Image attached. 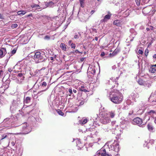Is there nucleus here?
Listing matches in <instances>:
<instances>
[{"mask_svg":"<svg viewBox=\"0 0 156 156\" xmlns=\"http://www.w3.org/2000/svg\"><path fill=\"white\" fill-rule=\"evenodd\" d=\"M80 6L82 7H84V3L83 1H81L80 2Z\"/></svg>","mask_w":156,"mask_h":156,"instance_id":"obj_45","label":"nucleus"},{"mask_svg":"<svg viewBox=\"0 0 156 156\" xmlns=\"http://www.w3.org/2000/svg\"><path fill=\"white\" fill-rule=\"evenodd\" d=\"M120 49L119 47H117L112 53L110 54L111 56H113L116 55L120 51Z\"/></svg>","mask_w":156,"mask_h":156,"instance_id":"obj_21","label":"nucleus"},{"mask_svg":"<svg viewBox=\"0 0 156 156\" xmlns=\"http://www.w3.org/2000/svg\"><path fill=\"white\" fill-rule=\"evenodd\" d=\"M85 58H80V61L81 62H83Z\"/></svg>","mask_w":156,"mask_h":156,"instance_id":"obj_61","label":"nucleus"},{"mask_svg":"<svg viewBox=\"0 0 156 156\" xmlns=\"http://www.w3.org/2000/svg\"><path fill=\"white\" fill-rule=\"evenodd\" d=\"M31 99V98L29 97H27L25 98H24L23 103L24 104H27L29 103Z\"/></svg>","mask_w":156,"mask_h":156,"instance_id":"obj_22","label":"nucleus"},{"mask_svg":"<svg viewBox=\"0 0 156 156\" xmlns=\"http://www.w3.org/2000/svg\"><path fill=\"white\" fill-rule=\"evenodd\" d=\"M17 120V117L12 115L10 117L5 119L3 122L5 123V127L7 129L16 127L21 125V123L16 122Z\"/></svg>","mask_w":156,"mask_h":156,"instance_id":"obj_1","label":"nucleus"},{"mask_svg":"<svg viewBox=\"0 0 156 156\" xmlns=\"http://www.w3.org/2000/svg\"><path fill=\"white\" fill-rule=\"evenodd\" d=\"M18 26V25L17 24H13L11 26V27L12 29H14L15 28H16Z\"/></svg>","mask_w":156,"mask_h":156,"instance_id":"obj_37","label":"nucleus"},{"mask_svg":"<svg viewBox=\"0 0 156 156\" xmlns=\"http://www.w3.org/2000/svg\"><path fill=\"white\" fill-rule=\"evenodd\" d=\"M154 140H150L149 142L147 143V144L148 145L151 144L152 145L153 144H154Z\"/></svg>","mask_w":156,"mask_h":156,"instance_id":"obj_39","label":"nucleus"},{"mask_svg":"<svg viewBox=\"0 0 156 156\" xmlns=\"http://www.w3.org/2000/svg\"><path fill=\"white\" fill-rule=\"evenodd\" d=\"M97 153L98 154L101 155V156H112L111 154H109L106 153V150L105 149L98 151Z\"/></svg>","mask_w":156,"mask_h":156,"instance_id":"obj_16","label":"nucleus"},{"mask_svg":"<svg viewBox=\"0 0 156 156\" xmlns=\"http://www.w3.org/2000/svg\"><path fill=\"white\" fill-rule=\"evenodd\" d=\"M138 83L140 85H144L145 82L142 79H139L137 81Z\"/></svg>","mask_w":156,"mask_h":156,"instance_id":"obj_30","label":"nucleus"},{"mask_svg":"<svg viewBox=\"0 0 156 156\" xmlns=\"http://www.w3.org/2000/svg\"><path fill=\"white\" fill-rule=\"evenodd\" d=\"M109 94L110 100L114 104H120L123 101V95L118 90H114L113 91L110 92Z\"/></svg>","mask_w":156,"mask_h":156,"instance_id":"obj_2","label":"nucleus"},{"mask_svg":"<svg viewBox=\"0 0 156 156\" xmlns=\"http://www.w3.org/2000/svg\"><path fill=\"white\" fill-rule=\"evenodd\" d=\"M23 106L22 103L21 102L20 98H17L16 100H13L10 106V109L11 111L14 112L16 111H20V109Z\"/></svg>","mask_w":156,"mask_h":156,"instance_id":"obj_3","label":"nucleus"},{"mask_svg":"<svg viewBox=\"0 0 156 156\" xmlns=\"http://www.w3.org/2000/svg\"><path fill=\"white\" fill-rule=\"evenodd\" d=\"M45 4V6L43 8V9H45L47 8V7H48V4L49 3V2H44Z\"/></svg>","mask_w":156,"mask_h":156,"instance_id":"obj_42","label":"nucleus"},{"mask_svg":"<svg viewBox=\"0 0 156 156\" xmlns=\"http://www.w3.org/2000/svg\"><path fill=\"white\" fill-rule=\"evenodd\" d=\"M26 12L24 10L19 11L17 12V14L18 15H24Z\"/></svg>","mask_w":156,"mask_h":156,"instance_id":"obj_28","label":"nucleus"},{"mask_svg":"<svg viewBox=\"0 0 156 156\" xmlns=\"http://www.w3.org/2000/svg\"><path fill=\"white\" fill-rule=\"evenodd\" d=\"M16 49H14L11 51V53H7L6 56V60L8 61L10 57L16 53Z\"/></svg>","mask_w":156,"mask_h":156,"instance_id":"obj_17","label":"nucleus"},{"mask_svg":"<svg viewBox=\"0 0 156 156\" xmlns=\"http://www.w3.org/2000/svg\"><path fill=\"white\" fill-rule=\"evenodd\" d=\"M71 48H73V49L75 48L76 47V45H75V44L73 43H72L71 44Z\"/></svg>","mask_w":156,"mask_h":156,"instance_id":"obj_41","label":"nucleus"},{"mask_svg":"<svg viewBox=\"0 0 156 156\" xmlns=\"http://www.w3.org/2000/svg\"><path fill=\"white\" fill-rule=\"evenodd\" d=\"M21 131L22 132L20 133V134H26L31 132V129L30 127L27 126V123H25L22 124Z\"/></svg>","mask_w":156,"mask_h":156,"instance_id":"obj_7","label":"nucleus"},{"mask_svg":"<svg viewBox=\"0 0 156 156\" xmlns=\"http://www.w3.org/2000/svg\"><path fill=\"white\" fill-rule=\"evenodd\" d=\"M148 50L147 49H146L145 50V55L146 57H147L148 54Z\"/></svg>","mask_w":156,"mask_h":156,"instance_id":"obj_47","label":"nucleus"},{"mask_svg":"<svg viewBox=\"0 0 156 156\" xmlns=\"http://www.w3.org/2000/svg\"><path fill=\"white\" fill-rule=\"evenodd\" d=\"M44 39L45 40H49L50 39V37L48 35H46L44 37Z\"/></svg>","mask_w":156,"mask_h":156,"instance_id":"obj_44","label":"nucleus"},{"mask_svg":"<svg viewBox=\"0 0 156 156\" xmlns=\"http://www.w3.org/2000/svg\"><path fill=\"white\" fill-rule=\"evenodd\" d=\"M136 4L137 6H139L140 5V0H135Z\"/></svg>","mask_w":156,"mask_h":156,"instance_id":"obj_43","label":"nucleus"},{"mask_svg":"<svg viewBox=\"0 0 156 156\" xmlns=\"http://www.w3.org/2000/svg\"><path fill=\"white\" fill-rule=\"evenodd\" d=\"M7 136V135L5 134H3L2 135V139H3L4 138H6Z\"/></svg>","mask_w":156,"mask_h":156,"instance_id":"obj_49","label":"nucleus"},{"mask_svg":"<svg viewBox=\"0 0 156 156\" xmlns=\"http://www.w3.org/2000/svg\"><path fill=\"white\" fill-rule=\"evenodd\" d=\"M101 55L102 57L104 56L105 55V53L104 52H102L101 53Z\"/></svg>","mask_w":156,"mask_h":156,"instance_id":"obj_54","label":"nucleus"},{"mask_svg":"<svg viewBox=\"0 0 156 156\" xmlns=\"http://www.w3.org/2000/svg\"><path fill=\"white\" fill-rule=\"evenodd\" d=\"M60 47L62 49V50L64 51H66V47L65 44L62 43L60 45Z\"/></svg>","mask_w":156,"mask_h":156,"instance_id":"obj_29","label":"nucleus"},{"mask_svg":"<svg viewBox=\"0 0 156 156\" xmlns=\"http://www.w3.org/2000/svg\"><path fill=\"white\" fill-rule=\"evenodd\" d=\"M76 144V145L78 146V147H80L81 146L82 147V146L80 145L81 143L80 140H78Z\"/></svg>","mask_w":156,"mask_h":156,"instance_id":"obj_38","label":"nucleus"},{"mask_svg":"<svg viewBox=\"0 0 156 156\" xmlns=\"http://www.w3.org/2000/svg\"><path fill=\"white\" fill-rule=\"evenodd\" d=\"M153 57L154 58H155L156 60V54H154L153 55Z\"/></svg>","mask_w":156,"mask_h":156,"instance_id":"obj_62","label":"nucleus"},{"mask_svg":"<svg viewBox=\"0 0 156 156\" xmlns=\"http://www.w3.org/2000/svg\"><path fill=\"white\" fill-rule=\"evenodd\" d=\"M151 11V9L150 6L145 7L142 9V12L145 15L149 14Z\"/></svg>","mask_w":156,"mask_h":156,"instance_id":"obj_18","label":"nucleus"},{"mask_svg":"<svg viewBox=\"0 0 156 156\" xmlns=\"http://www.w3.org/2000/svg\"><path fill=\"white\" fill-rule=\"evenodd\" d=\"M147 128L148 130L150 131H152L154 129V127L151 123H148L147 124Z\"/></svg>","mask_w":156,"mask_h":156,"instance_id":"obj_25","label":"nucleus"},{"mask_svg":"<svg viewBox=\"0 0 156 156\" xmlns=\"http://www.w3.org/2000/svg\"><path fill=\"white\" fill-rule=\"evenodd\" d=\"M149 28H150V30H153L154 27H153L150 26H149Z\"/></svg>","mask_w":156,"mask_h":156,"instance_id":"obj_55","label":"nucleus"},{"mask_svg":"<svg viewBox=\"0 0 156 156\" xmlns=\"http://www.w3.org/2000/svg\"><path fill=\"white\" fill-rule=\"evenodd\" d=\"M73 91L74 93H76L77 91L76 90L73 89Z\"/></svg>","mask_w":156,"mask_h":156,"instance_id":"obj_64","label":"nucleus"},{"mask_svg":"<svg viewBox=\"0 0 156 156\" xmlns=\"http://www.w3.org/2000/svg\"><path fill=\"white\" fill-rule=\"evenodd\" d=\"M93 32H94L96 33L97 32V31L96 29H93Z\"/></svg>","mask_w":156,"mask_h":156,"instance_id":"obj_59","label":"nucleus"},{"mask_svg":"<svg viewBox=\"0 0 156 156\" xmlns=\"http://www.w3.org/2000/svg\"><path fill=\"white\" fill-rule=\"evenodd\" d=\"M146 113L149 117V119L150 118H153V119H155L156 116V111H155L150 110L147 111Z\"/></svg>","mask_w":156,"mask_h":156,"instance_id":"obj_12","label":"nucleus"},{"mask_svg":"<svg viewBox=\"0 0 156 156\" xmlns=\"http://www.w3.org/2000/svg\"><path fill=\"white\" fill-rule=\"evenodd\" d=\"M48 5V7L51 8L52 7H53L54 5V3L52 1H51L49 2Z\"/></svg>","mask_w":156,"mask_h":156,"instance_id":"obj_32","label":"nucleus"},{"mask_svg":"<svg viewBox=\"0 0 156 156\" xmlns=\"http://www.w3.org/2000/svg\"><path fill=\"white\" fill-rule=\"evenodd\" d=\"M87 87L86 86H82L78 88L79 92L78 93V96L82 97L84 96V93L87 94L86 92H88L89 91L87 90Z\"/></svg>","mask_w":156,"mask_h":156,"instance_id":"obj_8","label":"nucleus"},{"mask_svg":"<svg viewBox=\"0 0 156 156\" xmlns=\"http://www.w3.org/2000/svg\"><path fill=\"white\" fill-rule=\"evenodd\" d=\"M68 91L70 94H72L73 91L71 89L69 88L68 90Z\"/></svg>","mask_w":156,"mask_h":156,"instance_id":"obj_51","label":"nucleus"},{"mask_svg":"<svg viewBox=\"0 0 156 156\" xmlns=\"http://www.w3.org/2000/svg\"><path fill=\"white\" fill-rule=\"evenodd\" d=\"M133 113V110L130 111L129 113V115H132Z\"/></svg>","mask_w":156,"mask_h":156,"instance_id":"obj_50","label":"nucleus"},{"mask_svg":"<svg viewBox=\"0 0 156 156\" xmlns=\"http://www.w3.org/2000/svg\"><path fill=\"white\" fill-rule=\"evenodd\" d=\"M23 73H19L18 74L17 76L20 77L21 80H23L24 78V77L23 76Z\"/></svg>","mask_w":156,"mask_h":156,"instance_id":"obj_31","label":"nucleus"},{"mask_svg":"<svg viewBox=\"0 0 156 156\" xmlns=\"http://www.w3.org/2000/svg\"><path fill=\"white\" fill-rule=\"evenodd\" d=\"M75 52L80 53V52L78 50H76L75 51L71 52V53H73V54H74Z\"/></svg>","mask_w":156,"mask_h":156,"instance_id":"obj_46","label":"nucleus"},{"mask_svg":"<svg viewBox=\"0 0 156 156\" xmlns=\"http://www.w3.org/2000/svg\"><path fill=\"white\" fill-rule=\"evenodd\" d=\"M110 114L109 115H110V117L112 118H113L115 115V113L114 112L112 111L110 112H109Z\"/></svg>","mask_w":156,"mask_h":156,"instance_id":"obj_36","label":"nucleus"},{"mask_svg":"<svg viewBox=\"0 0 156 156\" xmlns=\"http://www.w3.org/2000/svg\"><path fill=\"white\" fill-rule=\"evenodd\" d=\"M45 53L44 51L41 52H37L35 53L33 58L35 62L38 63L46 60L47 58L45 55Z\"/></svg>","mask_w":156,"mask_h":156,"instance_id":"obj_4","label":"nucleus"},{"mask_svg":"<svg viewBox=\"0 0 156 156\" xmlns=\"http://www.w3.org/2000/svg\"><path fill=\"white\" fill-rule=\"evenodd\" d=\"M74 38L75 39H77V38H79V37H78V35H77V34H75V35H74Z\"/></svg>","mask_w":156,"mask_h":156,"instance_id":"obj_56","label":"nucleus"},{"mask_svg":"<svg viewBox=\"0 0 156 156\" xmlns=\"http://www.w3.org/2000/svg\"><path fill=\"white\" fill-rule=\"evenodd\" d=\"M130 32L131 33V34L129 36L130 41H132L137 33L133 29H131L130 30Z\"/></svg>","mask_w":156,"mask_h":156,"instance_id":"obj_14","label":"nucleus"},{"mask_svg":"<svg viewBox=\"0 0 156 156\" xmlns=\"http://www.w3.org/2000/svg\"><path fill=\"white\" fill-rule=\"evenodd\" d=\"M138 52V53L140 54H142L143 53V51L139 49Z\"/></svg>","mask_w":156,"mask_h":156,"instance_id":"obj_52","label":"nucleus"},{"mask_svg":"<svg viewBox=\"0 0 156 156\" xmlns=\"http://www.w3.org/2000/svg\"><path fill=\"white\" fill-rule=\"evenodd\" d=\"M109 148L116 152H118L119 150V145L117 141L115 140L112 144L109 145Z\"/></svg>","mask_w":156,"mask_h":156,"instance_id":"obj_10","label":"nucleus"},{"mask_svg":"<svg viewBox=\"0 0 156 156\" xmlns=\"http://www.w3.org/2000/svg\"><path fill=\"white\" fill-rule=\"evenodd\" d=\"M115 122H116L115 121H113L112 122H111L112 125V126L114 125L115 124Z\"/></svg>","mask_w":156,"mask_h":156,"instance_id":"obj_57","label":"nucleus"},{"mask_svg":"<svg viewBox=\"0 0 156 156\" xmlns=\"http://www.w3.org/2000/svg\"><path fill=\"white\" fill-rule=\"evenodd\" d=\"M87 118H82L80 120V123L82 125L85 124L87 122Z\"/></svg>","mask_w":156,"mask_h":156,"instance_id":"obj_24","label":"nucleus"},{"mask_svg":"<svg viewBox=\"0 0 156 156\" xmlns=\"http://www.w3.org/2000/svg\"><path fill=\"white\" fill-rule=\"evenodd\" d=\"M129 10H126L125 12H124L123 14V15L124 17H127L128 16L130 13V12H129Z\"/></svg>","mask_w":156,"mask_h":156,"instance_id":"obj_27","label":"nucleus"},{"mask_svg":"<svg viewBox=\"0 0 156 156\" xmlns=\"http://www.w3.org/2000/svg\"><path fill=\"white\" fill-rule=\"evenodd\" d=\"M0 19L2 20H3L4 19L3 15L1 13H0Z\"/></svg>","mask_w":156,"mask_h":156,"instance_id":"obj_53","label":"nucleus"},{"mask_svg":"<svg viewBox=\"0 0 156 156\" xmlns=\"http://www.w3.org/2000/svg\"><path fill=\"white\" fill-rule=\"evenodd\" d=\"M31 7L33 8H37V9H39L40 6L39 5L36 4H33L31 5Z\"/></svg>","mask_w":156,"mask_h":156,"instance_id":"obj_34","label":"nucleus"},{"mask_svg":"<svg viewBox=\"0 0 156 156\" xmlns=\"http://www.w3.org/2000/svg\"><path fill=\"white\" fill-rule=\"evenodd\" d=\"M113 24L118 27L122 25L121 22L118 20H115L113 22Z\"/></svg>","mask_w":156,"mask_h":156,"instance_id":"obj_23","label":"nucleus"},{"mask_svg":"<svg viewBox=\"0 0 156 156\" xmlns=\"http://www.w3.org/2000/svg\"><path fill=\"white\" fill-rule=\"evenodd\" d=\"M96 70L95 67L93 65L90 66L88 69L87 74L89 78H92L95 74Z\"/></svg>","mask_w":156,"mask_h":156,"instance_id":"obj_6","label":"nucleus"},{"mask_svg":"<svg viewBox=\"0 0 156 156\" xmlns=\"http://www.w3.org/2000/svg\"><path fill=\"white\" fill-rule=\"evenodd\" d=\"M46 69V67H43L42 69H41L39 71H41L42 70L45 69Z\"/></svg>","mask_w":156,"mask_h":156,"instance_id":"obj_58","label":"nucleus"},{"mask_svg":"<svg viewBox=\"0 0 156 156\" xmlns=\"http://www.w3.org/2000/svg\"><path fill=\"white\" fill-rule=\"evenodd\" d=\"M47 85V83L45 82H43L42 83V87H45Z\"/></svg>","mask_w":156,"mask_h":156,"instance_id":"obj_48","label":"nucleus"},{"mask_svg":"<svg viewBox=\"0 0 156 156\" xmlns=\"http://www.w3.org/2000/svg\"><path fill=\"white\" fill-rule=\"evenodd\" d=\"M10 83V79H8L5 82L3 83L2 87H0V93H4L5 90L8 88Z\"/></svg>","mask_w":156,"mask_h":156,"instance_id":"obj_9","label":"nucleus"},{"mask_svg":"<svg viewBox=\"0 0 156 156\" xmlns=\"http://www.w3.org/2000/svg\"><path fill=\"white\" fill-rule=\"evenodd\" d=\"M142 120L139 117H136L134 119L132 122V124L134 125H137L140 126L142 123Z\"/></svg>","mask_w":156,"mask_h":156,"instance_id":"obj_13","label":"nucleus"},{"mask_svg":"<svg viewBox=\"0 0 156 156\" xmlns=\"http://www.w3.org/2000/svg\"><path fill=\"white\" fill-rule=\"evenodd\" d=\"M84 96L80 97L79 100L77 101V105L78 106H81L83 105L86 101V100L87 97V94L84 93Z\"/></svg>","mask_w":156,"mask_h":156,"instance_id":"obj_11","label":"nucleus"},{"mask_svg":"<svg viewBox=\"0 0 156 156\" xmlns=\"http://www.w3.org/2000/svg\"><path fill=\"white\" fill-rule=\"evenodd\" d=\"M132 99L134 101H136V99L139 97V95L136 92H133L131 95Z\"/></svg>","mask_w":156,"mask_h":156,"instance_id":"obj_20","label":"nucleus"},{"mask_svg":"<svg viewBox=\"0 0 156 156\" xmlns=\"http://www.w3.org/2000/svg\"><path fill=\"white\" fill-rule=\"evenodd\" d=\"M94 12L95 11L94 10H92L91 11L90 13L91 14H93Z\"/></svg>","mask_w":156,"mask_h":156,"instance_id":"obj_63","label":"nucleus"},{"mask_svg":"<svg viewBox=\"0 0 156 156\" xmlns=\"http://www.w3.org/2000/svg\"><path fill=\"white\" fill-rule=\"evenodd\" d=\"M57 112L60 115L62 116H63L64 115V113L60 109H58L57 110Z\"/></svg>","mask_w":156,"mask_h":156,"instance_id":"obj_33","label":"nucleus"},{"mask_svg":"<svg viewBox=\"0 0 156 156\" xmlns=\"http://www.w3.org/2000/svg\"><path fill=\"white\" fill-rule=\"evenodd\" d=\"M108 13L109 14H107L106 15L104 16V19L101 20L100 22L101 23H102L103 22H106L108 20L110 19L111 16L112 15V14H111L109 12H108Z\"/></svg>","mask_w":156,"mask_h":156,"instance_id":"obj_19","label":"nucleus"},{"mask_svg":"<svg viewBox=\"0 0 156 156\" xmlns=\"http://www.w3.org/2000/svg\"><path fill=\"white\" fill-rule=\"evenodd\" d=\"M11 144L12 146H14L15 144V143L14 142L12 141L11 142Z\"/></svg>","mask_w":156,"mask_h":156,"instance_id":"obj_60","label":"nucleus"},{"mask_svg":"<svg viewBox=\"0 0 156 156\" xmlns=\"http://www.w3.org/2000/svg\"><path fill=\"white\" fill-rule=\"evenodd\" d=\"M7 51L6 48H1L0 49V58L4 57L5 55H6Z\"/></svg>","mask_w":156,"mask_h":156,"instance_id":"obj_15","label":"nucleus"},{"mask_svg":"<svg viewBox=\"0 0 156 156\" xmlns=\"http://www.w3.org/2000/svg\"><path fill=\"white\" fill-rule=\"evenodd\" d=\"M144 85L145 86V87H147V88L151 86V85L150 83H144Z\"/></svg>","mask_w":156,"mask_h":156,"instance_id":"obj_40","label":"nucleus"},{"mask_svg":"<svg viewBox=\"0 0 156 156\" xmlns=\"http://www.w3.org/2000/svg\"><path fill=\"white\" fill-rule=\"evenodd\" d=\"M149 71H151V73H156V68L153 67V66H152L150 69Z\"/></svg>","mask_w":156,"mask_h":156,"instance_id":"obj_26","label":"nucleus"},{"mask_svg":"<svg viewBox=\"0 0 156 156\" xmlns=\"http://www.w3.org/2000/svg\"><path fill=\"white\" fill-rule=\"evenodd\" d=\"M4 74V72L3 70L0 67V77L3 76Z\"/></svg>","mask_w":156,"mask_h":156,"instance_id":"obj_35","label":"nucleus"},{"mask_svg":"<svg viewBox=\"0 0 156 156\" xmlns=\"http://www.w3.org/2000/svg\"><path fill=\"white\" fill-rule=\"evenodd\" d=\"M100 117V122L104 124H106L111 121L109 114L106 112H103L101 114Z\"/></svg>","mask_w":156,"mask_h":156,"instance_id":"obj_5","label":"nucleus"}]
</instances>
